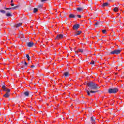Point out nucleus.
Listing matches in <instances>:
<instances>
[{
	"label": "nucleus",
	"instance_id": "obj_37",
	"mask_svg": "<svg viewBox=\"0 0 124 124\" xmlns=\"http://www.w3.org/2000/svg\"><path fill=\"white\" fill-rule=\"evenodd\" d=\"M75 53H76V55H77V54H78V53H76V52H75Z\"/></svg>",
	"mask_w": 124,
	"mask_h": 124
},
{
	"label": "nucleus",
	"instance_id": "obj_34",
	"mask_svg": "<svg viewBox=\"0 0 124 124\" xmlns=\"http://www.w3.org/2000/svg\"><path fill=\"white\" fill-rule=\"evenodd\" d=\"M11 6H14V4H13V3H12L11 4Z\"/></svg>",
	"mask_w": 124,
	"mask_h": 124
},
{
	"label": "nucleus",
	"instance_id": "obj_19",
	"mask_svg": "<svg viewBox=\"0 0 124 124\" xmlns=\"http://www.w3.org/2000/svg\"><path fill=\"white\" fill-rule=\"evenodd\" d=\"M113 11H114V12H118V11H119V9L118 8V7H115L113 9Z\"/></svg>",
	"mask_w": 124,
	"mask_h": 124
},
{
	"label": "nucleus",
	"instance_id": "obj_38",
	"mask_svg": "<svg viewBox=\"0 0 124 124\" xmlns=\"http://www.w3.org/2000/svg\"><path fill=\"white\" fill-rule=\"evenodd\" d=\"M44 47H45V45H43Z\"/></svg>",
	"mask_w": 124,
	"mask_h": 124
},
{
	"label": "nucleus",
	"instance_id": "obj_43",
	"mask_svg": "<svg viewBox=\"0 0 124 124\" xmlns=\"http://www.w3.org/2000/svg\"><path fill=\"white\" fill-rule=\"evenodd\" d=\"M32 73H34V72H32Z\"/></svg>",
	"mask_w": 124,
	"mask_h": 124
},
{
	"label": "nucleus",
	"instance_id": "obj_13",
	"mask_svg": "<svg viewBox=\"0 0 124 124\" xmlns=\"http://www.w3.org/2000/svg\"><path fill=\"white\" fill-rule=\"evenodd\" d=\"M82 33V31H78V32L74 35L75 36H77V35H79Z\"/></svg>",
	"mask_w": 124,
	"mask_h": 124
},
{
	"label": "nucleus",
	"instance_id": "obj_12",
	"mask_svg": "<svg viewBox=\"0 0 124 124\" xmlns=\"http://www.w3.org/2000/svg\"><path fill=\"white\" fill-rule=\"evenodd\" d=\"M24 94L25 96H27L28 97L30 95V93L28 91H26L24 93Z\"/></svg>",
	"mask_w": 124,
	"mask_h": 124
},
{
	"label": "nucleus",
	"instance_id": "obj_30",
	"mask_svg": "<svg viewBox=\"0 0 124 124\" xmlns=\"http://www.w3.org/2000/svg\"><path fill=\"white\" fill-rule=\"evenodd\" d=\"M38 8H41V7H42V5H38Z\"/></svg>",
	"mask_w": 124,
	"mask_h": 124
},
{
	"label": "nucleus",
	"instance_id": "obj_33",
	"mask_svg": "<svg viewBox=\"0 0 124 124\" xmlns=\"http://www.w3.org/2000/svg\"><path fill=\"white\" fill-rule=\"evenodd\" d=\"M33 67H35V66L34 65L31 66V68H33Z\"/></svg>",
	"mask_w": 124,
	"mask_h": 124
},
{
	"label": "nucleus",
	"instance_id": "obj_9",
	"mask_svg": "<svg viewBox=\"0 0 124 124\" xmlns=\"http://www.w3.org/2000/svg\"><path fill=\"white\" fill-rule=\"evenodd\" d=\"M77 10L78 11H79V12H82L84 11V8L83 7H78L77 8Z\"/></svg>",
	"mask_w": 124,
	"mask_h": 124
},
{
	"label": "nucleus",
	"instance_id": "obj_40",
	"mask_svg": "<svg viewBox=\"0 0 124 124\" xmlns=\"http://www.w3.org/2000/svg\"><path fill=\"white\" fill-rule=\"evenodd\" d=\"M44 47H45V45H43Z\"/></svg>",
	"mask_w": 124,
	"mask_h": 124
},
{
	"label": "nucleus",
	"instance_id": "obj_15",
	"mask_svg": "<svg viewBox=\"0 0 124 124\" xmlns=\"http://www.w3.org/2000/svg\"><path fill=\"white\" fill-rule=\"evenodd\" d=\"M64 76L65 77H68L69 76V73L68 72H66L64 73Z\"/></svg>",
	"mask_w": 124,
	"mask_h": 124
},
{
	"label": "nucleus",
	"instance_id": "obj_28",
	"mask_svg": "<svg viewBox=\"0 0 124 124\" xmlns=\"http://www.w3.org/2000/svg\"><path fill=\"white\" fill-rule=\"evenodd\" d=\"M90 64H94V61H92L91 62H90Z\"/></svg>",
	"mask_w": 124,
	"mask_h": 124
},
{
	"label": "nucleus",
	"instance_id": "obj_17",
	"mask_svg": "<svg viewBox=\"0 0 124 124\" xmlns=\"http://www.w3.org/2000/svg\"><path fill=\"white\" fill-rule=\"evenodd\" d=\"M21 26H22V23H18L16 25H15V27L16 28H19V27H21Z\"/></svg>",
	"mask_w": 124,
	"mask_h": 124
},
{
	"label": "nucleus",
	"instance_id": "obj_31",
	"mask_svg": "<svg viewBox=\"0 0 124 124\" xmlns=\"http://www.w3.org/2000/svg\"><path fill=\"white\" fill-rule=\"evenodd\" d=\"M24 64L25 65H28V63L26 61L24 62Z\"/></svg>",
	"mask_w": 124,
	"mask_h": 124
},
{
	"label": "nucleus",
	"instance_id": "obj_21",
	"mask_svg": "<svg viewBox=\"0 0 124 124\" xmlns=\"http://www.w3.org/2000/svg\"><path fill=\"white\" fill-rule=\"evenodd\" d=\"M101 24V22H96L95 23V26H99Z\"/></svg>",
	"mask_w": 124,
	"mask_h": 124
},
{
	"label": "nucleus",
	"instance_id": "obj_27",
	"mask_svg": "<svg viewBox=\"0 0 124 124\" xmlns=\"http://www.w3.org/2000/svg\"><path fill=\"white\" fill-rule=\"evenodd\" d=\"M19 7V6H16L13 8V9H16V8H18Z\"/></svg>",
	"mask_w": 124,
	"mask_h": 124
},
{
	"label": "nucleus",
	"instance_id": "obj_2",
	"mask_svg": "<svg viewBox=\"0 0 124 124\" xmlns=\"http://www.w3.org/2000/svg\"><path fill=\"white\" fill-rule=\"evenodd\" d=\"M119 92V89L117 88H110L108 90V93H117Z\"/></svg>",
	"mask_w": 124,
	"mask_h": 124
},
{
	"label": "nucleus",
	"instance_id": "obj_1",
	"mask_svg": "<svg viewBox=\"0 0 124 124\" xmlns=\"http://www.w3.org/2000/svg\"><path fill=\"white\" fill-rule=\"evenodd\" d=\"M87 85L89 87V89L91 90V91H89L87 88L85 89V91L87 93V94L89 96H92L91 93H95L98 92V91H93V90H97V89L99 88L96 83L93 81H90L87 83Z\"/></svg>",
	"mask_w": 124,
	"mask_h": 124
},
{
	"label": "nucleus",
	"instance_id": "obj_14",
	"mask_svg": "<svg viewBox=\"0 0 124 124\" xmlns=\"http://www.w3.org/2000/svg\"><path fill=\"white\" fill-rule=\"evenodd\" d=\"M6 16L7 17H12V15H11V13H7L6 14Z\"/></svg>",
	"mask_w": 124,
	"mask_h": 124
},
{
	"label": "nucleus",
	"instance_id": "obj_41",
	"mask_svg": "<svg viewBox=\"0 0 124 124\" xmlns=\"http://www.w3.org/2000/svg\"><path fill=\"white\" fill-rule=\"evenodd\" d=\"M70 49H71V51L72 50V48H70Z\"/></svg>",
	"mask_w": 124,
	"mask_h": 124
},
{
	"label": "nucleus",
	"instance_id": "obj_11",
	"mask_svg": "<svg viewBox=\"0 0 124 124\" xmlns=\"http://www.w3.org/2000/svg\"><path fill=\"white\" fill-rule=\"evenodd\" d=\"M9 95H10V94L9 93H6L3 95V97H6V98H8V97H9Z\"/></svg>",
	"mask_w": 124,
	"mask_h": 124
},
{
	"label": "nucleus",
	"instance_id": "obj_10",
	"mask_svg": "<svg viewBox=\"0 0 124 124\" xmlns=\"http://www.w3.org/2000/svg\"><path fill=\"white\" fill-rule=\"evenodd\" d=\"M109 5L108 2L103 3L102 5V7H105V6H108Z\"/></svg>",
	"mask_w": 124,
	"mask_h": 124
},
{
	"label": "nucleus",
	"instance_id": "obj_20",
	"mask_svg": "<svg viewBox=\"0 0 124 124\" xmlns=\"http://www.w3.org/2000/svg\"><path fill=\"white\" fill-rule=\"evenodd\" d=\"M2 89H3V91H4V92H5L6 91V87L4 85H3L2 86Z\"/></svg>",
	"mask_w": 124,
	"mask_h": 124
},
{
	"label": "nucleus",
	"instance_id": "obj_24",
	"mask_svg": "<svg viewBox=\"0 0 124 124\" xmlns=\"http://www.w3.org/2000/svg\"><path fill=\"white\" fill-rule=\"evenodd\" d=\"M6 92V93H10V89H6V91H5Z\"/></svg>",
	"mask_w": 124,
	"mask_h": 124
},
{
	"label": "nucleus",
	"instance_id": "obj_8",
	"mask_svg": "<svg viewBox=\"0 0 124 124\" xmlns=\"http://www.w3.org/2000/svg\"><path fill=\"white\" fill-rule=\"evenodd\" d=\"M86 51L87 50L85 48L84 49L79 48L78 51H75V53H79V52H80V53H84V52H86Z\"/></svg>",
	"mask_w": 124,
	"mask_h": 124
},
{
	"label": "nucleus",
	"instance_id": "obj_26",
	"mask_svg": "<svg viewBox=\"0 0 124 124\" xmlns=\"http://www.w3.org/2000/svg\"><path fill=\"white\" fill-rule=\"evenodd\" d=\"M77 17H78V18H82V16L79 15H77Z\"/></svg>",
	"mask_w": 124,
	"mask_h": 124
},
{
	"label": "nucleus",
	"instance_id": "obj_42",
	"mask_svg": "<svg viewBox=\"0 0 124 124\" xmlns=\"http://www.w3.org/2000/svg\"><path fill=\"white\" fill-rule=\"evenodd\" d=\"M21 63H24V62H21Z\"/></svg>",
	"mask_w": 124,
	"mask_h": 124
},
{
	"label": "nucleus",
	"instance_id": "obj_7",
	"mask_svg": "<svg viewBox=\"0 0 124 124\" xmlns=\"http://www.w3.org/2000/svg\"><path fill=\"white\" fill-rule=\"evenodd\" d=\"M91 122L92 124H95V120H96V118H95V117L94 116H92L91 118Z\"/></svg>",
	"mask_w": 124,
	"mask_h": 124
},
{
	"label": "nucleus",
	"instance_id": "obj_36",
	"mask_svg": "<svg viewBox=\"0 0 124 124\" xmlns=\"http://www.w3.org/2000/svg\"><path fill=\"white\" fill-rule=\"evenodd\" d=\"M13 2V0H11V3H12Z\"/></svg>",
	"mask_w": 124,
	"mask_h": 124
},
{
	"label": "nucleus",
	"instance_id": "obj_32",
	"mask_svg": "<svg viewBox=\"0 0 124 124\" xmlns=\"http://www.w3.org/2000/svg\"><path fill=\"white\" fill-rule=\"evenodd\" d=\"M48 0H41V2H43L44 1H46Z\"/></svg>",
	"mask_w": 124,
	"mask_h": 124
},
{
	"label": "nucleus",
	"instance_id": "obj_5",
	"mask_svg": "<svg viewBox=\"0 0 124 124\" xmlns=\"http://www.w3.org/2000/svg\"><path fill=\"white\" fill-rule=\"evenodd\" d=\"M79 28H80V25L79 24H75L73 26V29L74 30H76V31H77V30H78V29H79Z\"/></svg>",
	"mask_w": 124,
	"mask_h": 124
},
{
	"label": "nucleus",
	"instance_id": "obj_16",
	"mask_svg": "<svg viewBox=\"0 0 124 124\" xmlns=\"http://www.w3.org/2000/svg\"><path fill=\"white\" fill-rule=\"evenodd\" d=\"M69 18H75V15L73 14H70L69 15Z\"/></svg>",
	"mask_w": 124,
	"mask_h": 124
},
{
	"label": "nucleus",
	"instance_id": "obj_23",
	"mask_svg": "<svg viewBox=\"0 0 124 124\" xmlns=\"http://www.w3.org/2000/svg\"><path fill=\"white\" fill-rule=\"evenodd\" d=\"M0 12H1V13H3V14H5L6 13L5 11L3 10H0Z\"/></svg>",
	"mask_w": 124,
	"mask_h": 124
},
{
	"label": "nucleus",
	"instance_id": "obj_35",
	"mask_svg": "<svg viewBox=\"0 0 124 124\" xmlns=\"http://www.w3.org/2000/svg\"><path fill=\"white\" fill-rule=\"evenodd\" d=\"M22 38H26V37L24 35H22Z\"/></svg>",
	"mask_w": 124,
	"mask_h": 124
},
{
	"label": "nucleus",
	"instance_id": "obj_39",
	"mask_svg": "<svg viewBox=\"0 0 124 124\" xmlns=\"http://www.w3.org/2000/svg\"><path fill=\"white\" fill-rule=\"evenodd\" d=\"M44 47H45V45H43Z\"/></svg>",
	"mask_w": 124,
	"mask_h": 124
},
{
	"label": "nucleus",
	"instance_id": "obj_6",
	"mask_svg": "<svg viewBox=\"0 0 124 124\" xmlns=\"http://www.w3.org/2000/svg\"><path fill=\"white\" fill-rule=\"evenodd\" d=\"M26 44L28 47H32V46H33V45H34V43H33V42H28V43H27Z\"/></svg>",
	"mask_w": 124,
	"mask_h": 124
},
{
	"label": "nucleus",
	"instance_id": "obj_18",
	"mask_svg": "<svg viewBox=\"0 0 124 124\" xmlns=\"http://www.w3.org/2000/svg\"><path fill=\"white\" fill-rule=\"evenodd\" d=\"M26 57L27 58L28 61H31V57H30L29 54H26Z\"/></svg>",
	"mask_w": 124,
	"mask_h": 124
},
{
	"label": "nucleus",
	"instance_id": "obj_25",
	"mask_svg": "<svg viewBox=\"0 0 124 124\" xmlns=\"http://www.w3.org/2000/svg\"><path fill=\"white\" fill-rule=\"evenodd\" d=\"M102 32L104 34L106 33V30H102Z\"/></svg>",
	"mask_w": 124,
	"mask_h": 124
},
{
	"label": "nucleus",
	"instance_id": "obj_44",
	"mask_svg": "<svg viewBox=\"0 0 124 124\" xmlns=\"http://www.w3.org/2000/svg\"><path fill=\"white\" fill-rule=\"evenodd\" d=\"M30 108L31 107V106H29Z\"/></svg>",
	"mask_w": 124,
	"mask_h": 124
},
{
	"label": "nucleus",
	"instance_id": "obj_4",
	"mask_svg": "<svg viewBox=\"0 0 124 124\" xmlns=\"http://www.w3.org/2000/svg\"><path fill=\"white\" fill-rule=\"evenodd\" d=\"M63 37V35L62 34H59L57 35L55 39H57V40H60V39H62V38Z\"/></svg>",
	"mask_w": 124,
	"mask_h": 124
},
{
	"label": "nucleus",
	"instance_id": "obj_29",
	"mask_svg": "<svg viewBox=\"0 0 124 124\" xmlns=\"http://www.w3.org/2000/svg\"><path fill=\"white\" fill-rule=\"evenodd\" d=\"M5 9H6V10H10V9H11V8H5Z\"/></svg>",
	"mask_w": 124,
	"mask_h": 124
},
{
	"label": "nucleus",
	"instance_id": "obj_22",
	"mask_svg": "<svg viewBox=\"0 0 124 124\" xmlns=\"http://www.w3.org/2000/svg\"><path fill=\"white\" fill-rule=\"evenodd\" d=\"M38 11V9L37 8H34L33 9V13H36V12H37Z\"/></svg>",
	"mask_w": 124,
	"mask_h": 124
},
{
	"label": "nucleus",
	"instance_id": "obj_3",
	"mask_svg": "<svg viewBox=\"0 0 124 124\" xmlns=\"http://www.w3.org/2000/svg\"><path fill=\"white\" fill-rule=\"evenodd\" d=\"M121 52H122V50L121 49H116L115 50L113 51L110 52V54L111 55H114V54H116V55H118L119 54H121Z\"/></svg>",
	"mask_w": 124,
	"mask_h": 124
}]
</instances>
